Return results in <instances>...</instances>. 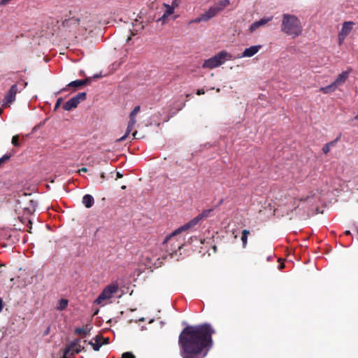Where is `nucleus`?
Wrapping results in <instances>:
<instances>
[{"label": "nucleus", "mask_w": 358, "mask_h": 358, "mask_svg": "<svg viewBox=\"0 0 358 358\" xmlns=\"http://www.w3.org/2000/svg\"><path fill=\"white\" fill-rule=\"evenodd\" d=\"M341 136H339L338 137H337L334 141H332L331 142H329L327 143V144L331 148V147H333L336 145V143H337V141H338L339 138H340Z\"/></svg>", "instance_id": "34"}, {"label": "nucleus", "mask_w": 358, "mask_h": 358, "mask_svg": "<svg viewBox=\"0 0 358 358\" xmlns=\"http://www.w3.org/2000/svg\"><path fill=\"white\" fill-rule=\"evenodd\" d=\"M137 134V131H136L135 132L133 133V136L135 138L136 137V134Z\"/></svg>", "instance_id": "50"}, {"label": "nucleus", "mask_w": 358, "mask_h": 358, "mask_svg": "<svg viewBox=\"0 0 358 358\" xmlns=\"http://www.w3.org/2000/svg\"><path fill=\"white\" fill-rule=\"evenodd\" d=\"M73 348H74V352L78 354L85 350V348L83 346H82L80 344H79L78 345H75V346H73Z\"/></svg>", "instance_id": "27"}, {"label": "nucleus", "mask_w": 358, "mask_h": 358, "mask_svg": "<svg viewBox=\"0 0 358 358\" xmlns=\"http://www.w3.org/2000/svg\"><path fill=\"white\" fill-rule=\"evenodd\" d=\"M281 30L293 37L298 36L302 31L300 20L295 15L287 13L283 14Z\"/></svg>", "instance_id": "2"}, {"label": "nucleus", "mask_w": 358, "mask_h": 358, "mask_svg": "<svg viewBox=\"0 0 358 358\" xmlns=\"http://www.w3.org/2000/svg\"><path fill=\"white\" fill-rule=\"evenodd\" d=\"M30 203L31 204L32 206V210H35V207H36V202H35L33 200H31L30 201Z\"/></svg>", "instance_id": "40"}, {"label": "nucleus", "mask_w": 358, "mask_h": 358, "mask_svg": "<svg viewBox=\"0 0 358 358\" xmlns=\"http://www.w3.org/2000/svg\"><path fill=\"white\" fill-rule=\"evenodd\" d=\"M128 135L129 134L125 133V134L124 136H122L121 138H118L117 140V141L122 142V141H124L127 138V137L128 136Z\"/></svg>", "instance_id": "38"}, {"label": "nucleus", "mask_w": 358, "mask_h": 358, "mask_svg": "<svg viewBox=\"0 0 358 358\" xmlns=\"http://www.w3.org/2000/svg\"><path fill=\"white\" fill-rule=\"evenodd\" d=\"M2 309H3V301L0 298V312L2 310Z\"/></svg>", "instance_id": "43"}, {"label": "nucleus", "mask_w": 358, "mask_h": 358, "mask_svg": "<svg viewBox=\"0 0 358 358\" xmlns=\"http://www.w3.org/2000/svg\"><path fill=\"white\" fill-rule=\"evenodd\" d=\"M49 331H50V327H48V328L45 330V333H44V335H48V334H49Z\"/></svg>", "instance_id": "47"}, {"label": "nucleus", "mask_w": 358, "mask_h": 358, "mask_svg": "<svg viewBox=\"0 0 358 358\" xmlns=\"http://www.w3.org/2000/svg\"><path fill=\"white\" fill-rule=\"evenodd\" d=\"M108 342H109V339H108V338H104V341H103V343H104V344H108Z\"/></svg>", "instance_id": "45"}, {"label": "nucleus", "mask_w": 358, "mask_h": 358, "mask_svg": "<svg viewBox=\"0 0 358 358\" xmlns=\"http://www.w3.org/2000/svg\"><path fill=\"white\" fill-rule=\"evenodd\" d=\"M68 300L67 299H62L59 301V303H58V305H57V310H64L67 306H68Z\"/></svg>", "instance_id": "22"}, {"label": "nucleus", "mask_w": 358, "mask_h": 358, "mask_svg": "<svg viewBox=\"0 0 358 358\" xmlns=\"http://www.w3.org/2000/svg\"><path fill=\"white\" fill-rule=\"evenodd\" d=\"M80 339L79 338H76L72 341H71L69 344H67L66 345H69L71 346V348H73V346L75 345H78L80 344Z\"/></svg>", "instance_id": "25"}, {"label": "nucleus", "mask_w": 358, "mask_h": 358, "mask_svg": "<svg viewBox=\"0 0 358 358\" xmlns=\"http://www.w3.org/2000/svg\"><path fill=\"white\" fill-rule=\"evenodd\" d=\"M87 171V168H82L78 170V173L80 174L81 173H85Z\"/></svg>", "instance_id": "41"}, {"label": "nucleus", "mask_w": 358, "mask_h": 358, "mask_svg": "<svg viewBox=\"0 0 358 358\" xmlns=\"http://www.w3.org/2000/svg\"><path fill=\"white\" fill-rule=\"evenodd\" d=\"M136 122V120L135 117H132V116L129 115V124H130V125L134 127L135 125Z\"/></svg>", "instance_id": "32"}, {"label": "nucleus", "mask_w": 358, "mask_h": 358, "mask_svg": "<svg viewBox=\"0 0 358 358\" xmlns=\"http://www.w3.org/2000/svg\"><path fill=\"white\" fill-rule=\"evenodd\" d=\"M348 76H349V71H343L338 76L336 79L333 83L338 87V86H341L346 81Z\"/></svg>", "instance_id": "15"}, {"label": "nucleus", "mask_w": 358, "mask_h": 358, "mask_svg": "<svg viewBox=\"0 0 358 358\" xmlns=\"http://www.w3.org/2000/svg\"><path fill=\"white\" fill-rule=\"evenodd\" d=\"M271 259V257H267V260L269 261Z\"/></svg>", "instance_id": "53"}, {"label": "nucleus", "mask_w": 358, "mask_h": 358, "mask_svg": "<svg viewBox=\"0 0 358 358\" xmlns=\"http://www.w3.org/2000/svg\"><path fill=\"white\" fill-rule=\"evenodd\" d=\"M284 267V264H280L279 266H278V268L280 270L282 269V268Z\"/></svg>", "instance_id": "49"}, {"label": "nucleus", "mask_w": 358, "mask_h": 358, "mask_svg": "<svg viewBox=\"0 0 358 358\" xmlns=\"http://www.w3.org/2000/svg\"><path fill=\"white\" fill-rule=\"evenodd\" d=\"M100 77H101V74H95L93 76L94 78H100Z\"/></svg>", "instance_id": "46"}, {"label": "nucleus", "mask_w": 358, "mask_h": 358, "mask_svg": "<svg viewBox=\"0 0 358 358\" xmlns=\"http://www.w3.org/2000/svg\"><path fill=\"white\" fill-rule=\"evenodd\" d=\"M17 92V85L16 84L13 85L10 87L9 91L5 95V97L3 99V106H10V105L15 100V96Z\"/></svg>", "instance_id": "9"}, {"label": "nucleus", "mask_w": 358, "mask_h": 358, "mask_svg": "<svg viewBox=\"0 0 358 358\" xmlns=\"http://www.w3.org/2000/svg\"><path fill=\"white\" fill-rule=\"evenodd\" d=\"M74 352V348H71L69 345H66L63 351V356L62 358H73L76 355Z\"/></svg>", "instance_id": "17"}, {"label": "nucleus", "mask_w": 358, "mask_h": 358, "mask_svg": "<svg viewBox=\"0 0 358 358\" xmlns=\"http://www.w3.org/2000/svg\"><path fill=\"white\" fill-rule=\"evenodd\" d=\"M101 177L102 178H105V176H104V173H101Z\"/></svg>", "instance_id": "51"}, {"label": "nucleus", "mask_w": 358, "mask_h": 358, "mask_svg": "<svg viewBox=\"0 0 358 358\" xmlns=\"http://www.w3.org/2000/svg\"><path fill=\"white\" fill-rule=\"evenodd\" d=\"M82 203L86 208H90L94 203V197L90 194H85L83 197Z\"/></svg>", "instance_id": "16"}, {"label": "nucleus", "mask_w": 358, "mask_h": 358, "mask_svg": "<svg viewBox=\"0 0 358 358\" xmlns=\"http://www.w3.org/2000/svg\"><path fill=\"white\" fill-rule=\"evenodd\" d=\"M200 222L199 218L198 216L195 217L192 220H191L187 223L185 224L184 225L181 226L180 227L176 229L173 232L166 236L164 243L168 242L173 236H176L179 234H180L182 231H185L186 230H188L191 229L192 227L196 226L199 222Z\"/></svg>", "instance_id": "6"}, {"label": "nucleus", "mask_w": 358, "mask_h": 358, "mask_svg": "<svg viewBox=\"0 0 358 358\" xmlns=\"http://www.w3.org/2000/svg\"><path fill=\"white\" fill-rule=\"evenodd\" d=\"M123 177V175L122 173H120V172H117V178H121Z\"/></svg>", "instance_id": "44"}, {"label": "nucleus", "mask_w": 358, "mask_h": 358, "mask_svg": "<svg viewBox=\"0 0 358 358\" xmlns=\"http://www.w3.org/2000/svg\"><path fill=\"white\" fill-rule=\"evenodd\" d=\"M86 92L78 93V94L70 99L63 105L64 110L69 111L73 108H76L81 101H84L86 99Z\"/></svg>", "instance_id": "7"}, {"label": "nucleus", "mask_w": 358, "mask_h": 358, "mask_svg": "<svg viewBox=\"0 0 358 358\" xmlns=\"http://www.w3.org/2000/svg\"><path fill=\"white\" fill-rule=\"evenodd\" d=\"M308 198H309V196H306V198H301V199H300V201H306V200H308Z\"/></svg>", "instance_id": "48"}, {"label": "nucleus", "mask_w": 358, "mask_h": 358, "mask_svg": "<svg viewBox=\"0 0 358 358\" xmlns=\"http://www.w3.org/2000/svg\"><path fill=\"white\" fill-rule=\"evenodd\" d=\"M178 6V3L177 2V0H174L172 2V5L171 6H174L175 7H177Z\"/></svg>", "instance_id": "42"}, {"label": "nucleus", "mask_w": 358, "mask_h": 358, "mask_svg": "<svg viewBox=\"0 0 358 358\" xmlns=\"http://www.w3.org/2000/svg\"><path fill=\"white\" fill-rule=\"evenodd\" d=\"M219 12L217 11V9L215 8L214 6H210L208 10L202 13L203 17L205 19V22H207L216 16Z\"/></svg>", "instance_id": "14"}, {"label": "nucleus", "mask_w": 358, "mask_h": 358, "mask_svg": "<svg viewBox=\"0 0 358 358\" xmlns=\"http://www.w3.org/2000/svg\"><path fill=\"white\" fill-rule=\"evenodd\" d=\"M11 155L6 154L3 157L0 158V165L4 162H6L7 160H8L10 158Z\"/></svg>", "instance_id": "26"}, {"label": "nucleus", "mask_w": 358, "mask_h": 358, "mask_svg": "<svg viewBox=\"0 0 358 358\" xmlns=\"http://www.w3.org/2000/svg\"><path fill=\"white\" fill-rule=\"evenodd\" d=\"M337 89L336 85L332 83L331 84L327 85L325 87H321L320 91L323 92L324 94H328L329 92H334Z\"/></svg>", "instance_id": "21"}, {"label": "nucleus", "mask_w": 358, "mask_h": 358, "mask_svg": "<svg viewBox=\"0 0 358 358\" xmlns=\"http://www.w3.org/2000/svg\"><path fill=\"white\" fill-rule=\"evenodd\" d=\"M94 342L90 341L89 344L91 345L95 351L99 350L100 348L102 345V343H101V337L99 336H96L94 338Z\"/></svg>", "instance_id": "18"}, {"label": "nucleus", "mask_w": 358, "mask_h": 358, "mask_svg": "<svg viewBox=\"0 0 358 358\" xmlns=\"http://www.w3.org/2000/svg\"><path fill=\"white\" fill-rule=\"evenodd\" d=\"M201 22H205V19H204V17H203L202 14H201L199 17H196V18L194 19V20L192 21V22H194V23H200Z\"/></svg>", "instance_id": "30"}, {"label": "nucleus", "mask_w": 358, "mask_h": 358, "mask_svg": "<svg viewBox=\"0 0 358 358\" xmlns=\"http://www.w3.org/2000/svg\"><path fill=\"white\" fill-rule=\"evenodd\" d=\"M341 136H339L338 137H337L334 141H332L331 142H329L327 143V144L331 148V147H333L336 145V143H337V141H338L339 138H340Z\"/></svg>", "instance_id": "35"}, {"label": "nucleus", "mask_w": 358, "mask_h": 358, "mask_svg": "<svg viewBox=\"0 0 358 358\" xmlns=\"http://www.w3.org/2000/svg\"><path fill=\"white\" fill-rule=\"evenodd\" d=\"M262 48L261 45H252L248 48H245L242 54L238 56L239 58L242 57H251L257 54Z\"/></svg>", "instance_id": "11"}, {"label": "nucleus", "mask_w": 358, "mask_h": 358, "mask_svg": "<svg viewBox=\"0 0 358 358\" xmlns=\"http://www.w3.org/2000/svg\"><path fill=\"white\" fill-rule=\"evenodd\" d=\"M5 358H7V357H5Z\"/></svg>", "instance_id": "54"}, {"label": "nucleus", "mask_w": 358, "mask_h": 358, "mask_svg": "<svg viewBox=\"0 0 358 358\" xmlns=\"http://www.w3.org/2000/svg\"><path fill=\"white\" fill-rule=\"evenodd\" d=\"M166 10L162 17H160L157 21L161 22L162 24H165L169 16L174 13V6H170V5L164 3Z\"/></svg>", "instance_id": "13"}, {"label": "nucleus", "mask_w": 358, "mask_h": 358, "mask_svg": "<svg viewBox=\"0 0 358 358\" xmlns=\"http://www.w3.org/2000/svg\"><path fill=\"white\" fill-rule=\"evenodd\" d=\"M250 234L249 230L244 229L242 231L241 241L243 242V247L245 248L248 243V235Z\"/></svg>", "instance_id": "23"}, {"label": "nucleus", "mask_w": 358, "mask_h": 358, "mask_svg": "<svg viewBox=\"0 0 358 358\" xmlns=\"http://www.w3.org/2000/svg\"><path fill=\"white\" fill-rule=\"evenodd\" d=\"M345 234H347V235H348V234H350V231H346L345 232Z\"/></svg>", "instance_id": "52"}, {"label": "nucleus", "mask_w": 358, "mask_h": 358, "mask_svg": "<svg viewBox=\"0 0 358 358\" xmlns=\"http://www.w3.org/2000/svg\"><path fill=\"white\" fill-rule=\"evenodd\" d=\"M133 128H134L133 126H131V125L128 124V126H127V131H126V134H129L130 132L132 131Z\"/></svg>", "instance_id": "37"}, {"label": "nucleus", "mask_w": 358, "mask_h": 358, "mask_svg": "<svg viewBox=\"0 0 358 358\" xmlns=\"http://www.w3.org/2000/svg\"><path fill=\"white\" fill-rule=\"evenodd\" d=\"M122 358H135V357L131 352H127L122 354Z\"/></svg>", "instance_id": "31"}, {"label": "nucleus", "mask_w": 358, "mask_h": 358, "mask_svg": "<svg viewBox=\"0 0 358 358\" xmlns=\"http://www.w3.org/2000/svg\"><path fill=\"white\" fill-rule=\"evenodd\" d=\"M12 144L14 146H16V147L20 145V143L18 142V136L17 135H15V136H13V138H12Z\"/></svg>", "instance_id": "29"}, {"label": "nucleus", "mask_w": 358, "mask_h": 358, "mask_svg": "<svg viewBox=\"0 0 358 358\" xmlns=\"http://www.w3.org/2000/svg\"><path fill=\"white\" fill-rule=\"evenodd\" d=\"M90 80H91V78H85L84 80H76L74 81H72V82L69 83L65 87L61 89L59 91H58L56 93V94H59L61 92H62L64 91H66L68 87H75V88H77V87H81V86H83V85L90 83Z\"/></svg>", "instance_id": "10"}, {"label": "nucleus", "mask_w": 358, "mask_h": 358, "mask_svg": "<svg viewBox=\"0 0 358 358\" xmlns=\"http://www.w3.org/2000/svg\"><path fill=\"white\" fill-rule=\"evenodd\" d=\"M118 290V286L115 284H110L106 286L102 292L99 294L95 300V303L101 304L103 301L110 299L113 297V294Z\"/></svg>", "instance_id": "5"}, {"label": "nucleus", "mask_w": 358, "mask_h": 358, "mask_svg": "<svg viewBox=\"0 0 358 358\" xmlns=\"http://www.w3.org/2000/svg\"><path fill=\"white\" fill-rule=\"evenodd\" d=\"M229 4H230L229 0H221V1H218L217 3H215L213 6L215 7V8L217 9V11L220 13L224 8L227 7Z\"/></svg>", "instance_id": "19"}, {"label": "nucleus", "mask_w": 358, "mask_h": 358, "mask_svg": "<svg viewBox=\"0 0 358 358\" xmlns=\"http://www.w3.org/2000/svg\"><path fill=\"white\" fill-rule=\"evenodd\" d=\"M273 16L261 18L259 20L253 22L249 28L250 32H253L259 27L265 25L268 22L271 21Z\"/></svg>", "instance_id": "12"}, {"label": "nucleus", "mask_w": 358, "mask_h": 358, "mask_svg": "<svg viewBox=\"0 0 358 358\" xmlns=\"http://www.w3.org/2000/svg\"><path fill=\"white\" fill-rule=\"evenodd\" d=\"M62 97H59L57 100V102L55 103V108L54 110H57L61 105V103L62 101Z\"/></svg>", "instance_id": "33"}, {"label": "nucleus", "mask_w": 358, "mask_h": 358, "mask_svg": "<svg viewBox=\"0 0 358 358\" xmlns=\"http://www.w3.org/2000/svg\"><path fill=\"white\" fill-rule=\"evenodd\" d=\"M62 25L70 30L78 29L81 31H87L92 27L91 17L87 14L81 17H70L63 21Z\"/></svg>", "instance_id": "3"}, {"label": "nucleus", "mask_w": 358, "mask_h": 358, "mask_svg": "<svg viewBox=\"0 0 358 358\" xmlns=\"http://www.w3.org/2000/svg\"><path fill=\"white\" fill-rule=\"evenodd\" d=\"M234 57L231 54L225 50H222L215 56L206 59L202 64L203 69H213L223 64L227 60H232Z\"/></svg>", "instance_id": "4"}, {"label": "nucleus", "mask_w": 358, "mask_h": 358, "mask_svg": "<svg viewBox=\"0 0 358 358\" xmlns=\"http://www.w3.org/2000/svg\"><path fill=\"white\" fill-rule=\"evenodd\" d=\"M204 93H205V91L203 89H199L196 91L197 95H201V94H203Z\"/></svg>", "instance_id": "39"}, {"label": "nucleus", "mask_w": 358, "mask_h": 358, "mask_svg": "<svg viewBox=\"0 0 358 358\" xmlns=\"http://www.w3.org/2000/svg\"><path fill=\"white\" fill-rule=\"evenodd\" d=\"M213 211V209H207L202 211L201 213L199 214L197 216L199 218L200 221L205 217L209 216L210 213Z\"/></svg>", "instance_id": "24"}, {"label": "nucleus", "mask_w": 358, "mask_h": 358, "mask_svg": "<svg viewBox=\"0 0 358 358\" xmlns=\"http://www.w3.org/2000/svg\"><path fill=\"white\" fill-rule=\"evenodd\" d=\"M140 109H141L140 106H135L129 115L134 117L135 115H136L140 111Z\"/></svg>", "instance_id": "28"}, {"label": "nucleus", "mask_w": 358, "mask_h": 358, "mask_svg": "<svg viewBox=\"0 0 358 358\" xmlns=\"http://www.w3.org/2000/svg\"><path fill=\"white\" fill-rule=\"evenodd\" d=\"M354 22L351 21L345 22L343 24L341 30L338 33V43L341 45L348 35L352 30Z\"/></svg>", "instance_id": "8"}, {"label": "nucleus", "mask_w": 358, "mask_h": 358, "mask_svg": "<svg viewBox=\"0 0 358 358\" xmlns=\"http://www.w3.org/2000/svg\"><path fill=\"white\" fill-rule=\"evenodd\" d=\"M330 150V147L326 143L323 148H322V151L324 154H327Z\"/></svg>", "instance_id": "36"}, {"label": "nucleus", "mask_w": 358, "mask_h": 358, "mask_svg": "<svg viewBox=\"0 0 358 358\" xmlns=\"http://www.w3.org/2000/svg\"><path fill=\"white\" fill-rule=\"evenodd\" d=\"M92 327L90 325H86L85 328L77 327L74 330V333L78 335L85 334L88 335Z\"/></svg>", "instance_id": "20"}, {"label": "nucleus", "mask_w": 358, "mask_h": 358, "mask_svg": "<svg viewBox=\"0 0 358 358\" xmlns=\"http://www.w3.org/2000/svg\"><path fill=\"white\" fill-rule=\"evenodd\" d=\"M215 329L208 322L187 325L178 337L182 358H205L213 346Z\"/></svg>", "instance_id": "1"}]
</instances>
